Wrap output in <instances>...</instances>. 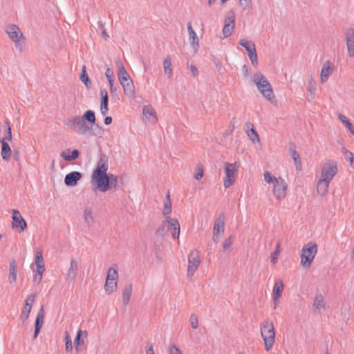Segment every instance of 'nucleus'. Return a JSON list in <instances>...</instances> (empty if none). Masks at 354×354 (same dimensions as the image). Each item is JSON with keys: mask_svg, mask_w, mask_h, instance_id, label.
<instances>
[{"mask_svg": "<svg viewBox=\"0 0 354 354\" xmlns=\"http://www.w3.org/2000/svg\"><path fill=\"white\" fill-rule=\"evenodd\" d=\"M108 158L105 157L100 158L96 163L91 176V183L95 191L106 192L111 187H117L118 176L108 173Z\"/></svg>", "mask_w": 354, "mask_h": 354, "instance_id": "f257e3e1", "label": "nucleus"}, {"mask_svg": "<svg viewBox=\"0 0 354 354\" xmlns=\"http://www.w3.org/2000/svg\"><path fill=\"white\" fill-rule=\"evenodd\" d=\"M337 172V163L335 160H328L321 166L319 171L317 174L316 190L319 195L321 196L327 195L329 185Z\"/></svg>", "mask_w": 354, "mask_h": 354, "instance_id": "f03ea898", "label": "nucleus"}, {"mask_svg": "<svg viewBox=\"0 0 354 354\" xmlns=\"http://www.w3.org/2000/svg\"><path fill=\"white\" fill-rule=\"evenodd\" d=\"M263 176L268 189L270 190L275 200L279 202L284 200L288 193L286 180L281 176H277L268 171H264Z\"/></svg>", "mask_w": 354, "mask_h": 354, "instance_id": "7ed1b4c3", "label": "nucleus"}, {"mask_svg": "<svg viewBox=\"0 0 354 354\" xmlns=\"http://www.w3.org/2000/svg\"><path fill=\"white\" fill-rule=\"evenodd\" d=\"M252 80L262 96L268 102H272L275 100V95L267 77L258 72L253 75Z\"/></svg>", "mask_w": 354, "mask_h": 354, "instance_id": "20e7f679", "label": "nucleus"}, {"mask_svg": "<svg viewBox=\"0 0 354 354\" xmlns=\"http://www.w3.org/2000/svg\"><path fill=\"white\" fill-rule=\"evenodd\" d=\"M260 332L265 350L268 352L272 348L276 339L273 322L270 319H266L260 326Z\"/></svg>", "mask_w": 354, "mask_h": 354, "instance_id": "39448f33", "label": "nucleus"}, {"mask_svg": "<svg viewBox=\"0 0 354 354\" xmlns=\"http://www.w3.org/2000/svg\"><path fill=\"white\" fill-rule=\"evenodd\" d=\"M115 64L118 66V77L120 84L122 86L124 93L133 97L135 95V87L130 75L126 71L120 59L115 60Z\"/></svg>", "mask_w": 354, "mask_h": 354, "instance_id": "423d86ee", "label": "nucleus"}, {"mask_svg": "<svg viewBox=\"0 0 354 354\" xmlns=\"http://www.w3.org/2000/svg\"><path fill=\"white\" fill-rule=\"evenodd\" d=\"M318 251V245L315 242L306 243L300 252V266L304 269H309L314 261Z\"/></svg>", "mask_w": 354, "mask_h": 354, "instance_id": "0eeeda50", "label": "nucleus"}, {"mask_svg": "<svg viewBox=\"0 0 354 354\" xmlns=\"http://www.w3.org/2000/svg\"><path fill=\"white\" fill-rule=\"evenodd\" d=\"M239 165L237 162H225L224 165L223 187L227 189L235 184Z\"/></svg>", "mask_w": 354, "mask_h": 354, "instance_id": "6e6552de", "label": "nucleus"}, {"mask_svg": "<svg viewBox=\"0 0 354 354\" xmlns=\"http://www.w3.org/2000/svg\"><path fill=\"white\" fill-rule=\"evenodd\" d=\"M119 274L116 268L111 267L108 269L104 289L107 295H112L118 289Z\"/></svg>", "mask_w": 354, "mask_h": 354, "instance_id": "1a4fd4ad", "label": "nucleus"}, {"mask_svg": "<svg viewBox=\"0 0 354 354\" xmlns=\"http://www.w3.org/2000/svg\"><path fill=\"white\" fill-rule=\"evenodd\" d=\"M201 263L200 252L197 249H192L187 255V275L192 277L196 272Z\"/></svg>", "mask_w": 354, "mask_h": 354, "instance_id": "9d476101", "label": "nucleus"}, {"mask_svg": "<svg viewBox=\"0 0 354 354\" xmlns=\"http://www.w3.org/2000/svg\"><path fill=\"white\" fill-rule=\"evenodd\" d=\"M225 216L221 213L216 218L214 222L212 240L218 243L225 232Z\"/></svg>", "mask_w": 354, "mask_h": 354, "instance_id": "9b49d317", "label": "nucleus"}, {"mask_svg": "<svg viewBox=\"0 0 354 354\" xmlns=\"http://www.w3.org/2000/svg\"><path fill=\"white\" fill-rule=\"evenodd\" d=\"M6 32L16 47L20 46L21 42L24 40L23 32L15 24L8 25L6 28Z\"/></svg>", "mask_w": 354, "mask_h": 354, "instance_id": "f8f14e48", "label": "nucleus"}, {"mask_svg": "<svg viewBox=\"0 0 354 354\" xmlns=\"http://www.w3.org/2000/svg\"><path fill=\"white\" fill-rule=\"evenodd\" d=\"M12 228L19 234L23 233L27 228L26 221L19 210L12 209Z\"/></svg>", "mask_w": 354, "mask_h": 354, "instance_id": "ddd939ff", "label": "nucleus"}, {"mask_svg": "<svg viewBox=\"0 0 354 354\" xmlns=\"http://www.w3.org/2000/svg\"><path fill=\"white\" fill-rule=\"evenodd\" d=\"M68 127L80 134L87 133L90 128L83 119L80 116H75L68 121Z\"/></svg>", "mask_w": 354, "mask_h": 354, "instance_id": "4468645a", "label": "nucleus"}, {"mask_svg": "<svg viewBox=\"0 0 354 354\" xmlns=\"http://www.w3.org/2000/svg\"><path fill=\"white\" fill-rule=\"evenodd\" d=\"M239 44L245 48L252 64L257 67L258 66V58L254 44L245 39H241L239 41Z\"/></svg>", "mask_w": 354, "mask_h": 354, "instance_id": "2eb2a0df", "label": "nucleus"}, {"mask_svg": "<svg viewBox=\"0 0 354 354\" xmlns=\"http://www.w3.org/2000/svg\"><path fill=\"white\" fill-rule=\"evenodd\" d=\"M284 290V284L281 279H278L274 281L272 288V297L274 303V309L277 308L280 298Z\"/></svg>", "mask_w": 354, "mask_h": 354, "instance_id": "dca6fc26", "label": "nucleus"}, {"mask_svg": "<svg viewBox=\"0 0 354 354\" xmlns=\"http://www.w3.org/2000/svg\"><path fill=\"white\" fill-rule=\"evenodd\" d=\"M35 294H30L26 297L20 315V318L22 321L25 322L29 318V315L35 301Z\"/></svg>", "mask_w": 354, "mask_h": 354, "instance_id": "f3484780", "label": "nucleus"}, {"mask_svg": "<svg viewBox=\"0 0 354 354\" xmlns=\"http://www.w3.org/2000/svg\"><path fill=\"white\" fill-rule=\"evenodd\" d=\"M165 223L167 225L171 231L172 239L178 240L180 234V226L178 220L176 218L171 217L165 219Z\"/></svg>", "mask_w": 354, "mask_h": 354, "instance_id": "a211bd4d", "label": "nucleus"}, {"mask_svg": "<svg viewBox=\"0 0 354 354\" xmlns=\"http://www.w3.org/2000/svg\"><path fill=\"white\" fill-rule=\"evenodd\" d=\"M142 119L148 123L154 124L157 122L156 112L151 105H147L142 108Z\"/></svg>", "mask_w": 354, "mask_h": 354, "instance_id": "6ab92c4d", "label": "nucleus"}, {"mask_svg": "<svg viewBox=\"0 0 354 354\" xmlns=\"http://www.w3.org/2000/svg\"><path fill=\"white\" fill-rule=\"evenodd\" d=\"M334 68V64L329 61L326 62L323 64L320 72V82L322 84H324L328 81L329 77L333 73Z\"/></svg>", "mask_w": 354, "mask_h": 354, "instance_id": "aec40b11", "label": "nucleus"}, {"mask_svg": "<svg viewBox=\"0 0 354 354\" xmlns=\"http://www.w3.org/2000/svg\"><path fill=\"white\" fill-rule=\"evenodd\" d=\"M82 175L79 171H72L66 175L64 178V183L69 187H74L77 182L82 178Z\"/></svg>", "mask_w": 354, "mask_h": 354, "instance_id": "412c9836", "label": "nucleus"}, {"mask_svg": "<svg viewBox=\"0 0 354 354\" xmlns=\"http://www.w3.org/2000/svg\"><path fill=\"white\" fill-rule=\"evenodd\" d=\"M87 331L80 329L77 330L76 337L74 339V347L77 351H79L81 349V347L84 344V339L87 338Z\"/></svg>", "mask_w": 354, "mask_h": 354, "instance_id": "4be33fe9", "label": "nucleus"}, {"mask_svg": "<svg viewBox=\"0 0 354 354\" xmlns=\"http://www.w3.org/2000/svg\"><path fill=\"white\" fill-rule=\"evenodd\" d=\"M44 322V310L42 306L39 310L36 320H35V332H34V339H36L39 333L41 328Z\"/></svg>", "mask_w": 354, "mask_h": 354, "instance_id": "5701e85b", "label": "nucleus"}, {"mask_svg": "<svg viewBox=\"0 0 354 354\" xmlns=\"http://www.w3.org/2000/svg\"><path fill=\"white\" fill-rule=\"evenodd\" d=\"M348 55L350 57H354V30H350L346 35Z\"/></svg>", "mask_w": 354, "mask_h": 354, "instance_id": "b1692460", "label": "nucleus"}, {"mask_svg": "<svg viewBox=\"0 0 354 354\" xmlns=\"http://www.w3.org/2000/svg\"><path fill=\"white\" fill-rule=\"evenodd\" d=\"M101 102H100V112L102 115H106L108 113V101L109 95L106 89L104 88L100 91Z\"/></svg>", "mask_w": 354, "mask_h": 354, "instance_id": "393cba45", "label": "nucleus"}, {"mask_svg": "<svg viewBox=\"0 0 354 354\" xmlns=\"http://www.w3.org/2000/svg\"><path fill=\"white\" fill-rule=\"evenodd\" d=\"M187 30L189 44L194 49L197 50L199 46V39L196 32L192 28L191 24L187 25Z\"/></svg>", "mask_w": 354, "mask_h": 354, "instance_id": "a878e982", "label": "nucleus"}, {"mask_svg": "<svg viewBox=\"0 0 354 354\" xmlns=\"http://www.w3.org/2000/svg\"><path fill=\"white\" fill-rule=\"evenodd\" d=\"M1 156L4 161H9L11 158L12 156V149L8 143V142H5V140H1Z\"/></svg>", "mask_w": 354, "mask_h": 354, "instance_id": "bb28decb", "label": "nucleus"}, {"mask_svg": "<svg viewBox=\"0 0 354 354\" xmlns=\"http://www.w3.org/2000/svg\"><path fill=\"white\" fill-rule=\"evenodd\" d=\"M317 91L316 82L314 78H311L308 82L306 98L308 101L313 100L315 98Z\"/></svg>", "mask_w": 354, "mask_h": 354, "instance_id": "cd10ccee", "label": "nucleus"}, {"mask_svg": "<svg viewBox=\"0 0 354 354\" xmlns=\"http://www.w3.org/2000/svg\"><path fill=\"white\" fill-rule=\"evenodd\" d=\"M234 18L231 17L225 20V25L223 28V34L225 37L230 36L234 29Z\"/></svg>", "mask_w": 354, "mask_h": 354, "instance_id": "c85d7f7f", "label": "nucleus"}, {"mask_svg": "<svg viewBox=\"0 0 354 354\" xmlns=\"http://www.w3.org/2000/svg\"><path fill=\"white\" fill-rule=\"evenodd\" d=\"M172 213V206L171 201L170 199V196L168 194L166 196V199L164 201L163 208H162V215L164 216L165 220L167 219V218H171Z\"/></svg>", "mask_w": 354, "mask_h": 354, "instance_id": "c756f323", "label": "nucleus"}, {"mask_svg": "<svg viewBox=\"0 0 354 354\" xmlns=\"http://www.w3.org/2000/svg\"><path fill=\"white\" fill-rule=\"evenodd\" d=\"M246 133L253 143H259L260 142L259 136L253 124L250 123L247 124Z\"/></svg>", "mask_w": 354, "mask_h": 354, "instance_id": "7c9ffc66", "label": "nucleus"}, {"mask_svg": "<svg viewBox=\"0 0 354 354\" xmlns=\"http://www.w3.org/2000/svg\"><path fill=\"white\" fill-rule=\"evenodd\" d=\"M133 291V286L131 284H127L124 289L122 290V304L124 306H127L129 304L130 298Z\"/></svg>", "mask_w": 354, "mask_h": 354, "instance_id": "2f4dec72", "label": "nucleus"}, {"mask_svg": "<svg viewBox=\"0 0 354 354\" xmlns=\"http://www.w3.org/2000/svg\"><path fill=\"white\" fill-rule=\"evenodd\" d=\"M17 279V268L15 261H12L9 265L8 282L10 284L15 283Z\"/></svg>", "mask_w": 354, "mask_h": 354, "instance_id": "473e14b6", "label": "nucleus"}, {"mask_svg": "<svg viewBox=\"0 0 354 354\" xmlns=\"http://www.w3.org/2000/svg\"><path fill=\"white\" fill-rule=\"evenodd\" d=\"M35 264L36 266L35 270L45 271V263L43 259L42 252L40 250L35 252Z\"/></svg>", "mask_w": 354, "mask_h": 354, "instance_id": "72a5a7b5", "label": "nucleus"}, {"mask_svg": "<svg viewBox=\"0 0 354 354\" xmlns=\"http://www.w3.org/2000/svg\"><path fill=\"white\" fill-rule=\"evenodd\" d=\"M77 262L75 259H72L70 263L69 268L67 270V277L70 279H74L77 272Z\"/></svg>", "mask_w": 354, "mask_h": 354, "instance_id": "f704fd0d", "label": "nucleus"}, {"mask_svg": "<svg viewBox=\"0 0 354 354\" xmlns=\"http://www.w3.org/2000/svg\"><path fill=\"white\" fill-rule=\"evenodd\" d=\"M337 118L341 121V122L345 126V127L348 129V131L352 134L354 135V127L352 123L350 122L349 119L344 115L342 113H339L337 115Z\"/></svg>", "mask_w": 354, "mask_h": 354, "instance_id": "c9c22d12", "label": "nucleus"}, {"mask_svg": "<svg viewBox=\"0 0 354 354\" xmlns=\"http://www.w3.org/2000/svg\"><path fill=\"white\" fill-rule=\"evenodd\" d=\"M69 150L63 151L60 153V156L63 158L66 161H72L77 159L79 156V151L77 149H74L71 151V154L68 153Z\"/></svg>", "mask_w": 354, "mask_h": 354, "instance_id": "e433bc0d", "label": "nucleus"}, {"mask_svg": "<svg viewBox=\"0 0 354 354\" xmlns=\"http://www.w3.org/2000/svg\"><path fill=\"white\" fill-rule=\"evenodd\" d=\"M164 73L165 75L170 77L173 73V68L171 65V61L169 56H167L163 62Z\"/></svg>", "mask_w": 354, "mask_h": 354, "instance_id": "4c0bfd02", "label": "nucleus"}, {"mask_svg": "<svg viewBox=\"0 0 354 354\" xmlns=\"http://www.w3.org/2000/svg\"><path fill=\"white\" fill-rule=\"evenodd\" d=\"M84 121L86 120L91 124H94L95 122V115L94 111L91 110L86 111L82 117H80Z\"/></svg>", "mask_w": 354, "mask_h": 354, "instance_id": "58836bf2", "label": "nucleus"}, {"mask_svg": "<svg viewBox=\"0 0 354 354\" xmlns=\"http://www.w3.org/2000/svg\"><path fill=\"white\" fill-rule=\"evenodd\" d=\"M281 252V248L279 244H277L275 250L270 254V261L272 266H275L277 263L278 258Z\"/></svg>", "mask_w": 354, "mask_h": 354, "instance_id": "ea45409f", "label": "nucleus"}, {"mask_svg": "<svg viewBox=\"0 0 354 354\" xmlns=\"http://www.w3.org/2000/svg\"><path fill=\"white\" fill-rule=\"evenodd\" d=\"M81 81L86 85V87H90L91 85V82L88 78V76L86 73V66H83L82 68V73L80 75Z\"/></svg>", "mask_w": 354, "mask_h": 354, "instance_id": "a19ab883", "label": "nucleus"}, {"mask_svg": "<svg viewBox=\"0 0 354 354\" xmlns=\"http://www.w3.org/2000/svg\"><path fill=\"white\" fill-rule=\"evenodd\" d=\"M84 218L85 222L87 223L88 225H91L93 223L94 217L91 210L85 209L84 212Z\"/></svg>", "mask_w": 354, "mask_h": 354, "instance_id": "79ce46f5", "label": "nucleus"}, {"mask_svg": "<svg viewBox=\"0 0 354 354\" xmlns=\"http://www.w3.org/2000/svg\"><path fill=\"white\" fill-rule=\"evenodd\" d=\"M313 306L318 310H324L325 307V304L323 298L321 296L317 297L314 301Z\"/></svg>", "mask_w": 354, "mask_h": 354, "instance_id": "37998d69", "label": "nucleus"}, {"mask_svg": "<svg viewBox=\"0 0 354 354\" xmlns=\"http://www.w3.org/2000/svg\"><path fill=\"white\" fill-rule=\"evenodd\" d=\"M5 124L7 126L6 135L1 140H5V142L11 141L12 139L11 127L8 120L5 121Z\"/></svg>", "mask_w": 354, "mask_h": 354, "instance_id": "c03bdc74", "label": "nucleus"}, {"mask_svg": "<svg viewBox=\"0 0 354 354\" xmlns=\"http://www.w3.org/2000/svg\"><path fill=\"white\" fill-rule=\"evenodd\" d=\"M189 323L193 329H197L198 328V319L196 315L192 314L189 317Z\"/></svg>", "mask_w": 354, "mask_h": 354, "instance_id": "a18cd8bd", "label": "nucleus"}, {"mask_svg": "<svg viewBox=\"0 0 354 354\" xmlns=\"http://www.w3.org/2000/svg\"><path fill=\"white\" fill-rule=\"evenodd\" d=\"M233 241L231 236L225 239L222 243V248L224 251L230 250L232 245Z\"/></svg>", "mask_w": 354, "mask_h": 354, "instance_id": "49530a36", "label": "nucleus"}, {"mask_svg": "<svg viewBox=\"0 0 354 354\" xmlns=\"http://www.w3.org/2000/svg\"><path fill=\"white\" fill-rule=\"evenodd\" d=\"M45 271H39V270H35V274H34V277H33V283L35 284H39L41 279H42V276H43V274Z\"/></svg>", "mask_w": 354, "mask_h": 354, "instance_id": "de8ad7c7", "label": "nucleus"}, {"mask_svg": "<svg viewBox=\"0 0 354 354\" xmlns=\"http://www.w3.org/2000/svg\"><path fill=\"white\" fill-rule=\"evenodd\" d=\"M239 5L243 10L250 9L252 8V0H239Z\"/></svg>", "mask_w": 354, "mask_h": 354, "instance_id": "09e8293b", "label": "nucleus"}, {"mask_svg": "<svg viewBox=\"0 0 354 354\" xmlns=\"http://www.w3.org/2000/svg\"><path fill=\"white\" fill-rule=\"evenodd\" d=\"M344 156L348 160L350 166L352 167L354 165V154L351 151H346Z\"/></svg>", "mask_w": 354, "mask_h": 354, "instance_id": "8fccbe9b", "label": "nucleus"}, {"mask_svg": "<svg viewBox=\"0 0 354 354\" xmlns=\"http://www.w3.org/2000/svg\"><path fill=\"white\" fill-rule=\"evenodd\" d=\"M290 156L294 160L295 164L301 163L300 155L295 149H293L290 151Z\"/></svg>", "mask_w": 354, "mask_h": 354, "instance_id": "3c124183", "label": "nucleus"}, {"mask_svg": "<svg viewBox=\"0 0 354 354\" xmlns=\"http://www.w3.org/2000/svg\"><path fill=\"white\" fill-rule=\"evenodd\" d=\"M203 167L202 166H198L196 168V174L194 176V178L196 180H200V179H201L203 178Z\"/></svg>", "mask_w": 354, "mask_h": 354, "instance_id": "603ef678", "label": "nucleus"}, {"mask_svg": "<svg viewBox=\"0 0 354 354\" xmlns=\"http://www.w3.org/2000/svg\"><path fill=\"white\" fill-rule=\"evenodd\" d=\"M169 354H183L181 351L174 344L169 346Z\"/></svg>", "mask_w": 354, "mask_h": 354, "instance_id": "864d4df0", "label": "nucleus"}, {"mask_svg": "<svg viewBox=\"0 0 354 354\" xmlns=\"http://www.w3.org/2000/svg\"><path fill=\"white\" fill-rule=\"evenodd\" d=\"M109 84L110 87V92L111 94H113L117 92L118 87L115 84L114 80H110L109 81Z\"/></svg>", "mask_w": 354, "mask_h": 354, "instance_id": "5fc2aeb1", "label": "nucleus"}, {"mask_svg": "<svg viewBox=\"0 0 354 354\" xmlns=\"http://www.w3.org/2000/svg\"><path fill=\"white\" fill-rule=\"evenodd\" d=\"M105 76H106L108 82L110 81V80H114V78H113V71L110 68H107L106 69Z\"/></svg>", "mask_w": 354, "mask_h": 354, "instance_id": "6e6d98bb", "label": "nucleus"}, {"mask_svg": "<svg viewBox=\"0 0 354 354\" xmlns=\"http://www.w3.org/2000/svg\"><path fill=\"white\" fill-rule=\"evenodd\" d=\"M65 349L67 353L71 352L73 350L72 342H65Z\"/></svg>", "mask_w": 354, "mask_h": 354, "instance_id": "4d7b16f0", "label": "nucleus"}, {"mask_svg": "<svg viewBox=\"0 0 354 354\" xmlns=\"http://www.w3.org/2000/svg\"><path fill=\"white\" fill-rule=\"evenodd\" d=\"M189 70L193 76L196 77L198 75V69L195 66L191 65L189 66Z\"/></svg>", "mask_w": 354, "mask_h": 354, "instance_id": "13d9d810", "label": "nucleus"}, {"mask_svg": "<svg viewBox=\"0 0 354 354\" xmlns=\"http://www.w3.org/2000/svg\"><path fill=\"white\" fill-rule=\"evenodd\" d=\"M64 341L65 342H71V336L68 331L64 333Z\"/></svg>", "mask_w": 354, "mask_h": 354, "instance_id": "bf43d9fd", "label": "nucleus"}, {"mask_svg": "<svg viewBox=\"0 0 354 354\" xmlns=\"http://www.w3.org/2000/svg\"><path fill=\"white\" fill-rule=\"evenodd\" d=\"M112 122V118L110 116H107L104 119V124L106 125L110 124Z\"/></svg>", "mask_w": 354, "mask_h": 354, "instance_id": "052dcab7", "label": "nucleus"}, {"mask_svg": "<svg viewBox=\"0 0 354 354\" xmlns=\"http://www.w3.org/2000/svg\"><path fill=\"white\" fill-rule=\"evenodd\" d=\"M146 354H154L153 346L150 345L149 348L147 349Z\"/></svg>", "mask_w": 354, "mask_h": 354, "instance_id": "680f3d73", "label": "nucleus"}, {"mask_svg": "<svg viewBox=\"0 0 354 354\" xmlns=\"http://www.w3.org/2000/svg\"><path fill=\"white\" fill-rule=\"evenodd\" d=\"M216 0H208V4L211 6Z\"/></svg>", "mask_w": 354, "mask_h": 354, "instance_id": "e2e57ef3", "label": "nucleus"}, {"mask_svg": "<svg viewBox=\"0 0 354 354\" xmlns=\"http://www.w3.org/2000/svg\"><path fill=\"white\" fill-rule=\"evenodd\" d=\"M351 257L352 259H354V248H353V250H352L351 253Z\"/></svg>", "mask_w": 354, "mask_h": 354, "instance_id": "0e129e2a", "label": "nucleus"}, {"mask_svg": "<svg viewBox=\"0 0 354 354\" xmlns=\"http://www.w3.org/2000/svg\"><path fill=\"white\" fill-rule=\"evenodd\" d=\"M51 168H52L53 170H54V169H55V162H54V161L52 162Z\"/></svg>", "mask_w": 354, "mask_h": 354, "instance_id": "69168bd1", "label": "nucleus"}, {"mask_svg": "<svg viewBox=\"0 0 354 354\" xmlns=\"http://www.w3.org/2000/svg\"><path fill=\"white\" fill-rule=\"evenodd\" d=\"M221 1L223 4H224L227 1V0H221Z\"/></svg>", "mask_w": 354, "mask_h": 354, "instance_id": "338daca9", "label": "nucleus"}, {"mask_svg": "<svg viewBox=\"0 0 354 354\" xmlns=\"http://www.w3.org/2000/svg\"><path fill=\"white\" fill-rule=\"evenodd\" d=\"M237 354H245L244 352H239Z\"/></svg>", "mask_w": 354, "mask_h": 354, "instance_id": "774afa93", "label": "nucleus"}]
</instances>
